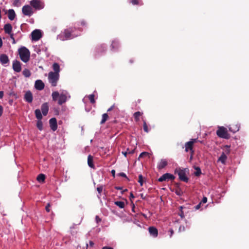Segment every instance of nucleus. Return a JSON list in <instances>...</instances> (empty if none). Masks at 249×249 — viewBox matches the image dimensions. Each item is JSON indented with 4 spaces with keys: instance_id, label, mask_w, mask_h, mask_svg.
Masks as SVG:
<instances>
[{
    "instance_id": "nucleus-17",
    "label": "nucleus",
    "mask_w": 249,
    "mask_h": 249,
    "mask_svg": "<svg viewBox=\"0 0 249 249\" xmlns=\"http://www.w3.org/2000/svg\"><path fill=\"white\" fill-rule=\"evenodd\" d=\"M41 111L44 116L47 115L49 111V106L47 103H43L41 107Z\"/></svg>"
},
{
    "instance_id": "nucleus-26",
    "label": "nucleus",
    "mask_w": 249,
    "mask_h": 249,
    "mask_svg": "<svg viewBox=\"0 0 249 249\" xmlns=\"http://www.w3.org/2000/svg\"><path fill=\"white\" fill-rule=\"evenodd\" d=\"M36 117L37 120H41L42 118V115L41 112V110L39 109H36L35 111Z\"/></svg>"
},
{
    "instance_id": "nucleus-15",
    "label": "nucleus",
    "mask_w": 249,
    "mask_h": 249,
    "mask_svg": "<svg viewBox=\"0 0 249 249\" xmlns=\"http://www.w3.org/2000/svg\"><path fill=\"white\" fill-rule=\"evenodd\" d=\"M168 164V161L166 159H161L158 163L157 168L161 170L165 167Z\"/></svg>"
},
{
    "instance_id": "nucleus-52",
    "label": "nucleus",
    "mask_w": 249,
    "mask_h": 249,
    "mask_svg": "<svg viewBox=\"0 0 249 249\" xmlns=\"http://www.w3.org/2000/svg\"><path fill=\"white\" fill-rule=\"evenodd\" d=\"M114 107H115V104H113L110 107H109L107 109V112L110 111L111 110H112L114 108Z\"/></svg>"
},
{
    "instance_id": "nucleus-7",
    "label": "nucleus",
    "mask_w": 249,
    "mask_h": 249,
    "mask_svg": "<svg viewBox=\"0 0 249 249\" xmlns=\"http://www.w3.org/2000/svg\"><path fill=\"white\" fill-rule=\"evenodd\" d=\"M30 5L36 10H40L44 7L43 3L41 0H32L30 1Z\"/></svg>"
},
{
    "instance_id": "nucleus-43",
    "label": "nucleus",
    "mask_w": 249,
    "mask_h": 249,
    "mask_svg": "<svg viewBox=\"0 0 249 249\" xmlns=\"http://www.w3.org/2000/svg\"><path fill=\"white\" fill-rule=\"evenodd\" d=\"M9 35H10L11 39H12V43L13 44H15L16 43V41H15V38L14 37V34L12 33V34H10Z\"/></svg>"
},
{
    "instance_id": "nucleus-24",
    "label": "nucleus",
    "mask_w": 249,
    "mask_h": 249,
    "mask_svg": "<svg viewBox=\"0 0 249 249\" xmlns=\"http://www.w3.org/2000/svg\"><path fill=\"white\" fill-rule=\"evenodd\" d=\"M111 47L112 50H117L119 47V43L118 41L116 40H113L112 42Z\"/></svg>"
},
{
    "instance_id": "nucleus-51",
    "label": "nucleus",
    "mask_w": 249,
    "mask_h": 249,
    "mask_svg": "<svg viewBox=\"0 0 249 249\" xmlns=\"http://www.w3.org/2000/svg\"><path fill=\"white\" fill-rule=\"evenodd\" d=\"M3 113V107L2 106L0 105V117L2 115Z\"/></svg>"
},
{
    "instance_id": "nucleus-2",
    "label": "nucleus",
    "mask_w": 249,
    "mask_h": 249,
    "mask_svg": "<svg viewBox=\"0 0 249 249\" xmlns=\"http://www.w3.org/2000/svg\"><path fill=\"white\" fill-rule=\"evenodd\" d=\"M20 59L24 62H27L30 59V53L25 47H22L18 50Z\"/></svg>"
},
{
    "instance_id": "nucleus-63",
    "label": "nucleus",
    "mask_w": 249,
    "mask_h": 249,
    "mask_svg": "<svg viewBox=\"0 0 249 249\" xmlns=\"http://www.w3.org/2000/svg\"><path fill=\"white\" fill-rule=\"evenodd\" d=\"M81 24L84 25L85 24V22L84 21H82Z\"/></svg>"
},
{
    "instance_id": "nucleus-12",
    "label": "nucleus",
    "mask_w": 249,
    "mask_h": 249,
    "mask_svg": "<svg viewBox=\"0 0 249 249\" xmlns=\"http://www.w3.org/2000/svg\"><path fill=\"white\" fill-rule=\"evenodd\" d=\"M13 69L17 72H19L21 70V63L18 60H15L13 62Z\"/></svg>"
},
{
    "instance_id": "nucleus-46",
    "label": "nucleus",
    "mask_w": 249,
    "mask_h": 249,
    "mask_svg": "<svg viewBox=\"0 0 249 249\" xmlns=\"http://www.w3.org/2000/svg\"><path fill=\"white\" fill-rule=\"evenodd\" d=\"M126 151H127V154H132L134 153L135 149L129 150L128 148H127Z\"/></svg>"
},
{
    "instance_id": "nucleus-49",
    "label": "nucleus",
    "mask_w": 249,
    "mask_h": 249,
    "mask_svg": "<svg viewBox=\"0 0 249 249\" xmlns=\"http://www.w3.org/2000/svg\"><path fill=\"white\" fill-rule=\"evenodd\" d=\"M169 232H170V237H172V236H173V235L174 233L173 230L172 229H170L169 231Z\"/></svg>"
},
{
    "instance_id": "nucleus-28",
    "label": "nucleus",
    "mask_w": 249,
    "mask_h": 249,
    "mask_svg": "<svg viewBox=\"0 0 249 249\" xmlns=\"http://www.w3.org/2000/svg\"><path fill=\"white\" fill-rule=\"evenodd\" d=\"M37 180L39 182H43L45 179V175L43 174H40L37 177Z\"/></svg>"
},
{
    "instance_id": "nucleus-14",
    "label": "nucleus",
    "mask_w": 249,
    "mask_h": 249,
    "mask_svg": "<svg viewBox=\"0 0 249 249\" xmlns=\"http://www.w3.org/2000/svg\"><path fill=\"white\" fill-rule=\"evenodd\" d=\"M45 87V85L41 80H37L35 82V87L39 90H42Z\"/></svg>"
},
{
    "instance_id": "nucleus-3",
    "label": "nucleus",
    "mask_w": 249,
    "mask_h": 249,
    "mask_svg": "<svg viewBox=\"0 0 249 249\" xmlns=\"http://www.w3.org/2000/svg\"><path fill=\"white\" fill-rule=\"evenodd\" d=\"M188 171L187 168L181 169L180 168H177L175 170V173L178 174L179 179L182 181L187 182L189 178L186 177V173Z\"/></svg>"
},
{
    "instance_id": "nucleus-35",
    "label": "nucleus",
    "mask_w": 249,
    "mask_h": 249,
    "mask_svg": "<svg viewBox=\"0 0 249 249\" xmlns=\"http://www.w3.org/2000/svg\"><path fill=\"white\" fill-rule=\"evenodd\" d=\"M195 169L196 170V171L194 173L196 177L199 176L201 174L200 168L199 167H195Z\"/></svg>"
},
{
    "instance_id": "nucleus-60",
    "label": "nucleus",
    "mask_w": 249,
    "mask_h": 249,
    "mask_svg": "<svg viewBox=\"0 0 249 249\" xmlns=\"http://www.w3.org/2000/svg\"><path fill=\"white\" fill-rule=\"evenodd\" d=\"M89 244L90 246H91V247H92L94 245V243L91 241H90L89 242Z\"/></svg>"
},
{
    "instance_id": "nucleus-58",
    "label": "nucleus",
    "mask_w": 249,
    "mask_h": 249,
    "mask_svg": "<svg viewBox=\"0 0 249 249\" xmlns=\"http://www.w3.org/2000/svg\"><path fill=\"white\" fill-rule=\"evenodd\" d=\"M122 154L125 156L126 157V155L127 154V151H123Z\"/></svg>"
},
{
    "instance_id": "nucleus-48",
    "label": "nucleus",
    "mask_w": 249,
    "mask_h": 249,
    "mask_svg": "<svg viewBox=\"0 0 249 249\" xmlns=\"http://www.w3.org/2000/svg\"><path fill=\"white\" fill-rule=\"evenodd\" d=\"M207 201V198L205 196L203 197V198H202L201 201L200 202H201V203H206Z\"/></svg>"
},
{
    "instance_id": "nucleus-44",
    "label": "nucleus",
    "mask_w": 249,
    "mask_h": 249,
    "mask_svg": "<svg viewBox=\"0 0 249 249\" xmlns=\"http://www.w3.org/2000/svg\"><path fill=\"white\" fill-rule=\"evenodd\" d=\"M185 231V227L184 226H182V225H180L179 227V229H178V231L179 232H181V231Z\"/></svg>"
},
{
    "instance_id": "nucleus-4",
    "label": "nucleus",
    "mask_w": 249,
    "mask_h": 249,
    "mask_svg": "<svg viewBox=\"0 0 249 249\" xmlns=\"http://www.w3.org/2000/svg\"><path fill=\"white\" fill-rule=\"evenodd\" d=\"M198 141L197 139H191L190 141L186 142L185 143V151L186 152H188L190 151L191 152V157L190 159H192L193 157V155L194 153V150H193V145L195 143L197 142Z\"/></svg>"
},
{
    "instance_id": "nucleus-57",
    "label": "nucleus",
    "mask_w": 249,
    "mask_h": 249,
    "mask_svg": "<svg viewBox=\"0 0 249 249\" xmlns=\"http://www.w3.org/2000/svg\"><path fill=\"white\" fill-rule=\"evenodd\" d=\"M3 92L2 91H0V99H1L3 97Z\"/></svg>"
},
{
    "instance_id": "nucleus-23",
    "label": "nucleus",
    "mask_w": 249,
    "mask_h": 249,
    "mask_svg": "<svg viewBox=\"0 0 249 249\" xmlns=\"http://www.w3.org/2000/svg\"><path fill=\"white\" fill-rule=\"evenodd\" d=\"M88 164L90 168H95L93 163V157L90 155H89L88 157Z\"/></svg>"
},
{
    "instance_id": "nucleus-56",
    "label": "nucleus",
    "mask_w": 249,
    "mask_h": 249,
    "mask_svg": "<svg viewBox=\"0 0 249 249\" xmlns=\"http://www.w3.org/2000/svg\"><path fill=\"white\" fill-rule=\"evenodd\" d=\"M111 173L112 175V176L114 178L115 177V170H112L111 171Z\"/></svg>"
},
{
    "instance_id": "nucleus-21",
    "label": "nucleus",
    "mask_w": 249,
    "mask_h": 249,
    "mask_svg": "<svg viewBox=\"0 0 249 249\" xmlns=\"http://www.w3.org/2000/svg\"><path fill=\"white\" fill-rule=\"evenodd\" d=\"M8 18L10 20H13L15 19L16 15L15 11L13 9H9L7 11Z\"/></svg>"
},
{
    "instance_id": "nucleus-19",
    "label": "nucleus",
    "mask_w": 249,
    "mask_h": 249,
    "mask_svg": "<svg viewBox=\"0 0 249 249\" xmlns=\"http://www.w3.org/2000/svg\"><path fill=\"white\" fill-rule=\"evenodd\" d=\"M3 29L5 34L10 35L12 33V26L10 23H7L4 25Z\"/></svg>"
},
{
    "instance_id": "nucleus-22",
    "label": "nucleus",
    "mask_w": 249,
    "mask_h": 249,
    "mask_svg": "<svg viewBox=\"0 0 249 249\" xmlns=\"http://www.w3.org/2000/svg\"><path fill=\"white\" fill-rule=\"evenodd\" d=\"M72 29H66L64 30V34L65 37L66 39H71L73 38L71 35Z\"/></svg>"
},
{
    "instance_id": "nucleus-27",
    "label": "nucleus",
    "mask_w": 249,
    "mask_h": 249,
    "mask_svg": "<svg viewBox=\"0 0 249 249\" xmlns=\"http://www.w3.org/2000/svg\"><path fill=\"white\" fill-rule=\"evenodd\" d=\"M53 68L54 71L53 73H59L60 71V67L58 63H54L53 65Z\"/></svg>"
},
{
    "instance_id": "nucleus-25",
    "label": "nucleus",
    "mask_w": 249,
    "mask_h": 249,
    "mask_svg": "<svg viewBox=\"0 0 249 249\" xmlns=\"http://www.w3.org/2000/svg\"><path fill=\"white\" fill-rule=\"evenodd\" d=\"M227 159V157L225 154L224 152H223L220 157L218 159V161H220L221 163L224 164L226 162V160Z\"/></svg>"
},
{
    "instance_id": "nucleus-41",
    "label": "nucleus",
    "mask_w": 249,
    "mask_h": 249,
    "mask_svg": "<svg viewBox=\"0 0 249 249\" xmlns=\"http://www.w3.org/2000/svg\"><path fill=\"white\" fill-rule=\"evenodd\" d=\"M103 189V187L102 186H100L97 188V190L98 193L101 195V193H102Z\"/></svg>"
},
{
    "instance_id": "nucleus-37",
    "label": "nucleus",
    "mask_w": 249,
    "mask_h": 249,
    "mask_svg": "<svg viewBox=\"0 0 249 249\" xmlns=\"http://www.w3.org/2000/svg\"><path fill=\"white\" fill-rule=\"evenodd\" d=\"M143 130L145 132L148 133L149 131V130H148V126L146 124V123L145 120H143Z\"/></svg>"
},
{
    "instance_id": "nucleus-36",
    "label": "nucleus",
    "mask_w": 249,
    "mask_h": 249,
    "mask_svg": "<svg viewBox=\"0 0 249 249\" xmlns=\"http://www.w3.org/2000/svg\"><path fill=\"white\" fill-rule=\"evenodd\" d=\"M13 5L16 7H19L21 5L20 0H13Z\"/></svg>"
},
{
    "instance_id": "nucleus-64",
    "label": "nucleus",
    "mask_w": 249,
    "mask_h": 249,
    "mask_svg": "<svg viewBox=\"0 0 249 249\" xmlns=\"http://www.w3.org/2000/svg\"><path fill=\"white\" fill-rule=\"evenodd\" d=\"M3 11H4V12H5V14H7V11H8V10H4H4H3Z\"/></svg>"
},
{
    "instance_id": "nucleus-34",
    "label": "nucleus",
    "mask_w": 249,
    "mask_h": 249,
    "mask_svg": "<svg viewBox=\"0 0 249 249\" xmlns=\"http://www.w3.org/2000/svg\"><path fill=\"white\" fill-rule=\"evenodd\" d=\"M131 2L133 5H143V3L141 0H131Z\"/></svg>"
},
{
    "instance_id": "nucleus-42",
    "label": "nucleus",
    "mask_w": 249,
    "mask_h": 249,
    "mask_svg": "<svg viewBox=\"0 0 249 249\" xmlns=\"http://www.w3.org/2000/svg\"><path fill=\"white\" fill-rule=\"evenodd\" d=\"M50 206H51L50 204L48 203L45 207V210L48 213L50 212Z\"/></svg>"
},
{
    "instance_id": "nucleus-31",
    "label": "nucleus",
    "mask_w": 249,
    "mask_h": 249,
    "mask_svg": "<svg viewBox=\"0 0 249 249\" xmlns=\"http://www.w3.org/2000/svg\"><path fill=\"white\" fill-rule=\"evenodd\" d=\"M114 204L121 209L124 208L125 206L124 202L123 201H115Z\"/></svg>"
},
{
    "instance_id": "nucleus-16",
    "label": "nucleus",
    "mask_w": 249,
    "mask_h": 249,
    "mask_svg": "<svg viewBox=\"0 0 249 249\" xmlns=\"http://www.w3.org/2000/svg\"><path fill=\"white\" fill-rule=\"evenodd\" d=\"M240 126L238 124H231L228 126L229 130L232 133H235L239 130Z\"/></svg>"
},
{
    "instance_id": "nucleus-13",
    "label": "nucleus",
    "mask_w": 249,
    "mask_h": 249,
    "mask_svg": "<svg viewBox=\"0 0 249 249\" xmlns=\"http://www.w3.org/2000/svg\"><path fill=\"white\" fill-rule=\"evenodd\" d=\"M24 100L29 103H31L33 101V94L31 91L28 90L26 92L24 97Z\"/></svg>"
},
{
    "instance_id": "nucleus-61",
    "label": "nucleus",
    "mask_w": 249,
    "mask_h": 249,
    "mask_svg": "<svg viewBox=\"0 0 249 249\" xmlns=\"http://www.w3.org/2000/svg\"><path fill=\"white\" fill-rule=\"evenodd\" d=\"M179 215L183 218L184 217V214L183 212H181V213L179 214Z\"/></svg>"
},
{
    "instance_id": "nucleus-10",
    "label": "nucleus",
    "mask_w": 249,
    "mask_h": 249,
    "mask_svg": "<svg viewBox=\"0 0 249 249\" xmlns=\"http://www.w3.org/2000/svg\"><path fill=\"white\" fill-rule=\"evenodd\" d=\"M31 36L33 40L37 41L41 37L42 34L39 30L36 29L32 32Z\"/></svg>"
},
{
    "instance_id": "nucleus-62",
    "label": "nucleus",
    "mask_w": 249,
    "mask_h": 249,
    "mask_svg": "<svg viewBox=\"0 0 249 249\" xmlns=\"http://www.w3.org/2000/svg\"><path fill=\"white\" fill-rule=\"evenodd\" d=\"M115 189L116 190H121L122 188L121 187H115Z\"/></svg>"
},
{
    "instance_id": "nucleus-59",
    "label": "nucleus",
    "mask_w": 249,
    "mask_h": 249,
    "mask_svg": "<svg viewBox=\"0 0 249 249\" xmlns=\"http://www.w3.org/2000/svg\"><path fill=\"white\" fill-rule=\"evenodd\" d=\"M2 40L1 38L0 37V48L2 47Z\"/></svg>"
},
{
    "instance_id": "nucleus-53",
    "label": "nucleus",
    "mask_w": 249,
    "mask_h": 249,
    "mask_svg": "<svg viewBox=\"0 0 249 249\" xmlns=\"http://www.w3.org/2000/svg\"><path fill=\"white\" fill-rule=\"evenodd\" d=\"M226 147L227 148V149L226 150V152L227 153V154H229L230 152V147L229 146H228V145H226Z\"/></svg>"
},
{
    "instance_id": "nucleus-47",
    "label": "nucleus",
    "mask_w": 249,
    "mask_h": 249,
    "mask_svg": "<svg viewBox=\"0 0 249 249\" xmlns=\"http://www.w3.org/2000/svg\"><path fill=\"white\" fill-rule=\"evenodd\" d=\"M95 220H96L97 223H98L101 221V219L98 215L96 216Z\"/></svg>"
},
{
    "instance_id": "nucleus-32",
    "label": "nucleus",
    "mask_w": 249,
    "mask_h": 249,
    "mask_svg": "<svg viewBox=\"0 0 249 249\" xmlns=\"http://www.w3.org/2000/svg\"><path fill=\"white\" fill-rule=\"evenodd\" d=\"M22 74L25 77H29L31 75L30 71L27 69H25L23 71Z\"/></svg>"
},
{
    "instance_id": "nucleus-38",
    "label": "nucleus",
    "mask_w": 249,
    "mask_h": 249,
    "mask_svg": "<svg viewBox=\"0 0 249 249\" xmlns=\"http://www.w3.org/2000/svg\"><path fill=\"white\" fill-rule=\"evenodd\" d=\"M89 100L90 102L92 104L95 103V101L94 100V94H90L89 96Z\"/></svg>"
},
{
    "instance_id": "nucleus-20",
    "label": "nucleus",
    "mask_w": 249,
    "mask_h": 249,
    "mask_svg": "<svg viewBox=\"0 0 249 249\" xmlns=\"http://www.w3.org/2000/svg\"><path fill=\"white\" fill-rule=\"evenodd\" d=\"M0 61L2 65L8 63L9 61L8 56L5 54L0 55Z\"/></svg>"
},
{
    "instance_id": "nucleus-11",
    "label": "nucleus",
    "mask_w": 249,
    "mask_h": 249,
    "mask_svg": "<svg viewBox=\"0 0 249 249\" xmlns=\"http://www.w3.org/2000/svg\"><path fill=\"white\" fill-rule=\"evenodd\" d=\"M49 124L51 129L54 131L57 128V120L55 118H52L49 120Z\"/></svg>"
},
{
    "instance_id": "nucleus-55",
    "label": "nucleus",
    "mask_w": 249,
    "mask_h": 249,
    "mask_svg": "<svg viewBox=\"0 0 249 249\" xmlns=\"http://www.w3.org/2000/svg\"><path fill=\"white\" fill-rule=\"evenodd\" d=\"M135 197L133 195V193L132 192L130 193V200L132 201V199L134 198Z\"/></svg>"
},
{
    "instance_id": "nucleus-50",
    "label": "nucleus",
    "mask_w": 249,
    "mask_h": 249,
    "mask_svg": "<svg viewBox=\"0 0 249 249\" xmlns=\"http://www.w3.org/2000/svg\"><path fill=\"white\" fill-rule=\"evenodd\" d=\"M201 204H202L201 202H200L198 204L196 205L195 206V209L198 210L200 208Z\"/></svg>"
},
{
    "instance_id": "nucleus-8",
    "label": "nucleus",
    "mask_w": 249,
    "mask_h": 249,
    "mask_svg": "<svg viewBox=\"0 0 249 249\" xmlns=\"http://www.w3.org/2000/svg\"><path fill=\"white\" fill-rule=\"evenodd\" d=\"M22 12L25 16L31 17L34 13V11L31 6L26 5L22 7Z\"/></svg>"
},
{
    "instance_id": "nucleus-5",
    "label": "nucleus",
    "mask_w": 249,
    "mask_h": 249,
    "mask_svg": "<svg viewBox=\"0 0 249 249\" xmlns=\"http://www.w3.org/2000/svg\"><path fill=\"white\" fill-rule=\"evenodd\" d=\"M216 135L221 138L229 139L230 137L227 129L224 126H218L216 131Z\"/></svg>"
},
{
    "instance_id": "nucleus-33",
    "label": "nucleus",
    "mask_w": 249,
    "mask_h": 249,
    "mask_svg": "<svg viewBox=\"0 0 249 249\" xmlns=\"http://www.w3.org/2000/svg\"><path fill=\"white\" fill-rule=\"evenodd\" d=\"M108 116L107 113H104L102 115V119L100 122L101 124H104L108 119Z\"/></svg>"
},
{
    "instance_id": "nucleus-1",
    "label": "nucleus",
    "mask_w": 249,
    "mask_h": 249,
    "mask_svg": "<svg viewBox=\"0 0 249 249\" xmlns=\"http://www.w3.org/2000/svg\"><path fill=\"white\" fill-rule=\"evenodd\" d=\"M53 101H56L58 100V104L62 105L65 103L67 100V93H61L59 94L58 91H53L52 94Z\"/></svg>"
},
{
    "instance_id": "nucleus-30",
    "label": "nucleus",
    "mask_w": 249,
    "mask_h": 249,
    "mask_svg": "<svg viewBox=\"0 0 249 249\" xmlns=\"http://www.w3.org/2000/svg\"><path fill=\"white\" fill-rule=\"evenodd\" d=\"M36 127L40 131L43 130V123L41 120H39L37 121Z\"/></svg>"
},
{
    "instance_id": "nucleus-6",
    "label": "nucleus",
    "mask_w": 249,
    "mask_h": 249,
    "mask_svg": "<svg viewBox=\"0 0 249 249\" xmlns=\"http://www.w3.org/2000/svg\"><path fill=\"white\" fill-rule=\"evenodd\" d=\"M59 78V73H53V71H51L48 74L49 82L53 87H55L57 85Z\"/></svg>"
},
{
    "instance_id": "nucleus-9",
    "label": "nucleus",
    "mask_w": 249,
    "mask_h": 249,
    "mask_svg": "<svg viewBox=\"0 0 249 249\" xmlns=\"http://www.w3.org/2000/svg\"><path fill=\"white\" fill-rule=\"evenodd\" d=\"M175 178V177L174 175L170 173H165L158 179V181L159 182L168 181L170 180H173Z\"/></svg>"
},
{
    "instance_id": "nucleus-29",
    "label": "nucleus",
    "mask_w": 249,
    "mask_h": 249,
    "mask_svg": "<svg viewBox=\"0 0 249 249\" xmlns=\"http://www.w3.org/2000/svg\"><path fill=\"white\" fill-rule=\"evenodd\" d=\"M142 114V113L137 111L134 113V117L136 121L138 122L140 120V116H141Z\"/></svg>"
},
{
    "instance_id": "nucleus-18",
    "label": "nucleus",
    "mask_w": 249,
    "mask_h": 249,
    "mask_svg": "<svg viewBox=\"0 0 249 249\" xmlns=\"http://www.w3.org/2000/svg\"><path fill=\"white\" fill-rule=\"evenodd\" d=\"M148 231L151 235L154 237H157L158 235V231L155 227H150L148 228Z\"/></svg>"
},
{
    "instance_id": "nucleus-39",
    "label": "nucleus",
    "mask_w": 249,
    "mask_h": 249,
    "mask_svg": "<svg viewBox=\"0 0 249 249\" xmlns=\"http://www.w3.org/2000/svg\"><path fill=\"white\" fill-rule=\"evenodd\" d=\"M138 182L140 183L141 186H142V185H143V177L142 175H140L139 176Z\"/></svg>"
},
{
    "instance_id": "nucleus-45",
    "label": "nucleus",
    "mask_w": 249,
    "mask_h": 249,
    "mask_svg": "<svg viewBox=\"0 0 249 249\" xmlns=\"http://www.w3.org/2000/svg\"><path fill=\"white\" fill-rule=\"evenodd\" d=\"M118 175L119 176H121V177H124V178H127L128 180V178H127V177H126V175L124 173H120Z\"/></svg>"
},
{
    "instance_id": "nucleus-54",
    "label": "nucleus",
    "mask_w": 249,
    "mask_h": 249,
    "mask_svg": "<svg viewBox=\"0 0 249 249\" xmlns=\"http://www.w3.org/2000/svg\"><path fill=\"white\" fill-rule=\"evenodd\" d=\"M102 249H113V248L112 247H110L105 246V247H103L102 248Z\"/></svg>"
},
{
    "instance_id": "nucleus-40",
    "label": "nucleus",
    "mask_w": 249,
    "mask_h": 249,
    "mask_svg": "<svg viewBox=\"0 0 249 249\" xmlns=\"http://www.w3.org/2000/svg\"><path fill=\"white\" fill-rule=\"evenodd\" d=\"M149 154V153L148 152H143L142 153H141L140 154V155H139V158L138 159L140 160V158L145 156H146V155H148Z\"/></svg>"
}]
</instances>
